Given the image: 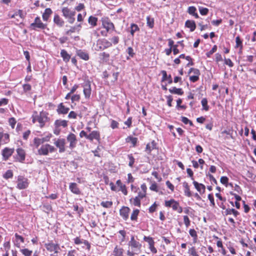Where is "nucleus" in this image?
I'll use <instances>...</instances> for the list:
<instances>
[{"mask_svg":"<svg viewBox=\"0 0 256 256\" xmlns=\"http://www.w3.org/2000/svg\"><path fill=\"white\" fill-rule=\"evenodd\" d=\"M48 116V113L42 110L38 112L34 110L31 116L32 122V124L38 122L39 127L42 128L45 126L46 124L50 121V118Z\"/></svg>","mask_w":256,"mask_h":256,"instance_id":"f257e3e1","label":"nucleus"},{"mask_svg":"<svg viewBox=\"0 0 256 256\" xmlns=\"http://www.w3.org/2000/svg\"><path fill=\"white\" fill-rule=\"evenodd\" d=\"M129 249L126 252L128 256H134L142 251V244L136 240L134 236H132L128 242Z\"/></svg>","mask_w":256,"mask_h":256,"instance_id":"f03ea898","label":"nucleus"},{"mask_svg":"<svg viewBox=\"0 0 256 256\" xmlns=\"http://www.w3.org/2000/svg\"><path fill=\"white\" fill-rule=\"evenodd\" d=\"M102 28L104 30L100 32V35L104 37H106L108 34L115 30L116 28L114 24L111 22L108 17H103L101 18Z\"/></svg>","mask_w":256,"mask_h":256,"instance_id":"7ed1b4c3","label":"nucleus"},{"mask_svg":"<svg viewBox=\"0 0 256 256\" xmlns=\"http://www.w3.org/2000/svg\"><path fill=\"white\" fill-rule=\"evenodd\" d=\"M164 206L168 208H172L173 211L181 214L183 211L182 208L180 206L178 201L174 198L164 201Z\"/></svg>","mask_w":256,"mask_h":256,"instance_id":"20e7f679","label":"nucleus"},{"mask_svg":"<svg viewBox=\"0 0 256 256\" xmlns=\"http://www.w3.org/2000/svg\"><path fill=\"white\" fill-rule=\"evenodd\" d=\"M62 16L68 20L70 24H73L75 21L76 12L68 7H64L62 9Z\"/></svg>","mask_w":256,"mask_h":256,"instance_id":"39448f33","label":"nucleus"},{"mask_svg":"<svg viewBox=\"0 0 256 256\" xmlns=\"http://www.w3.org/2000/svg\"><path fill=\"white\" fill-rule=\"evenodd\" d=\"M56 150V148L52 146L46 144H42L38 150V153L40 156H47L49 152L52 153Z\"/></svg>","mask_w":256,"mask_h":256,"instance_id":"423d86ee","label":"nucleus"},{"mask_svg":"<svg viewBox=\"0 0 256 256\" xmlns=\"http://www.w3.org/2000/svg\"><path fill=\"white\" fill-rule=\"evenodd\" d=\"M112 46V43L106 38L98 39L96 41V50H103Z\"/></svg>","mask_w":256,"mask_h":256,"instance_id":"0eeeda50","label":"nucleus"},{"mask_svg":"<svg viewBox=\"0 0 256 256\" xmlns=\"http://www.w3.org/2000/svg\"><path fill=\"white\" fill-rule=\"evenodd\" d=\"M44 246L48 252L52 254H57L60 250V246L57 243H54L52 240H48L44 244Z\"/></svg>","mask_w":256,"mask_h":256,"instance_id":"6e6552de","label":"nucleus"},{"mask_svg":"<svg viewBox=\"0 0 256 256\" xmlns=\"http://www.w3.org/2000/svg\"><path fill=\"white\" fill-rule=\"evenodd\" d=\"M47 24H44L39 16H36L34 22L30 24V28L32 30H37L38 29L44 30Z\"/></svg>","mask_w":256,"mask_h":256,"instance_id":"1a4fd4ad","label":"nucleus"},{"mask_svg":"<svg viewBox=\"0 0 256 256\" xmlns=\"http://www.w3.org/2000/svg\"><path fill=\"white\" fill-rule=\"evenodd\" d=\"M188 74L190 75V80L195 82L199 80L200 72L198 69L192 68L189 70Z\"/></svg>","mask_w":256,"mask_h":256,"instance_id":"9d476101","label":"nucleus"},{"mask_svg":"<svg viewBox=\"0 0 256 256\" xmlns=\"http://www.w3.org/2000/svg\"><path fill=\"white\" fill-rule=\"evenodd\" d=\"M29 185V182L27 178L24 176H19L18 177L16 188L20 190L26 188Z\"/></svg>","mask_w":256,"mask_h":256,"instance_id":"9b49d317","label":"nucleus"},{"mask_svg":"<svg viewBox=\"0 0 256 256\" xmlns=\"http://www.w3.org/2000/svg\"><path fill=\"white\" fill-rule=\"evenodd\" d=\"M66 140L69 144L68 148L71 150L74 148L78 142L76 136L72 132L69 133L66 136Z\"/></svg>","mask_w":256,"mask_h":256,"instance_id":"f8f14e48","label":"nucleus"},{"mask_svg":"<svg viewBox=\"0 0 256 256\" xmlns=\"http://www.w3.org/2000/svg\"><path fill=\"white\" fill-rule=\"evenodd\" d=\"M54 144L56 148L58 149L60 153H62L66 151V142L64 138L55 139Z\"/></svg>","mask_w":256,"mask_h":256,"instance_id":"ddd939ff","label":"nucleus"},{"mask_svg":"<svg viewBox=\"0 0 256 256\" xmlns=\"http://www.w3.org/2000/svg\"><path fill=\"white\" fill-rule=\"evenodd\" d=\"M16 154L14 156V161L24 163L25 160L26 156L25 150L23 148H20L16 149Z\"/></svg>","mask_w":256,"mask_h":256,"instance_id":"4468645a","label":"nucleus"},{"mask_svg":"<svg viewBox=\"0 0 256 256\" xmlns=\"http://www.w3.org/2000/svg\"><path fill=\"white\" fill-rule=\"evenodd\" d=\"M14 151V148H11L8 147L4 148L2 150V159L4 160H7L12 155Z\"/></svg>","mask_w":256,"mask_h":256,"instance_id":"2eb2a0df","label":"nucleus"},{"mask_svg":"<svg viewBox=\"0 0 256 256\" xmlns=\"http://www.w3.org/2000/svg\"><path fill=\"white\" fill-rule=\"evenodd\" d=\"M74 244L76 245H79L84 244L86 246V249L88 250H90L91 248V245L90 244L87 240L82 239L80 238V236H77L74 239Z\"/></svg>","mask_w":256,"mask_h":256,"instance_id":"dca6fc26","label":"nucleus"},{"mask_svg":"<svg viewBox=\"0 0 256 256\" xmlns=\"http://www.w3.org/2000/svg\"><path fill=\"white\" fill-rule=\"evenodd\" d=\"M130 208L128 206H122L120 210V214L124 220H126L129 217Z\"/></svg>","mask_w":256,"mask_h":256,"instance_id":"f3484780","label":"nucleus"},{"mask_svg":"<svg viewBox=\"0 0 256 256\" xmlns=\"http://www.w3.org/2000/svg\"><path fill=\"white\" fill-rule=\"evenodd\" d=\"M100 139V135L99 131L93 130L88 134V140L90 142L93 141L94 140H96L99 141Z\"/></svg>","mask_w":256,"mask_h":256,"instance_id":"a211bd4d","label":"nucleus"},{"mask_svg":"<svg viewBox=\"0 0 256 256\" xmlns=\"http://www.w3.org/2000/svg\"><path fill=\"white\" fill-rule=\"evenodd\" d=\"M140 189V190L138 192V196H136L142 200L146 198L147 194V186L145 183L141 184Z\"/></svg>","mask_w":256,"mask_h":256,"instance_id":"6ab92c4d","label":"nucleus"},{"mask_svg":"<svg viewBox=\"0 0 256 256\" xmlns=\"http://www.w3.org/2000/svg\"><path fill=\"white\" fill-rule=\"evenodd\" d=\"M69 188L70 192L75 194L80 195L81 194V190L76 182H70L69 185Z\"/></svg>","mask_w":256,"mask_h":256,"instance_id":"aec40b11","label":"nucleus"},{"mask_svg":"<svg viewBox=\"0 0 256 256\" xmlns=\"http://www.w3.org/2000/svg\"><path fill=\"white\" fill-rule=\"evenodd\" d=\"M157 144L154 140H152L150 142L147 144L145 152L148 154H150L152 151L157 148Z\"/></svg>","mask_w":256,"mask_h":256,"instance_id":"412c9836","label":"nucleus"},{"mask_svg":"<svg viewBox=\"0 0 256 256\" xmlns=\"http://www.w3.org/2000/svg\"><path fill=\"white\" fill-rule=\"evenodd\" d=\"M116 184L119 187L118 191L122 192L124 195L126 196L128 194L127 188L125 184H123L120 180H118L116 182Z\"/></svg>","mask_w":256,"mask_h":256,"instance_id":"4be33fe9","label":"nucleus"},{"mask_svg":"<svg viewBox=\"0 0 256 256\" xmlns=\"http://www.w3.org/2000/svg\"><path fill=\"white\" fill-rule=\"evenodd\" d=\"M192 184L195 188L200 192V194H204L205 192L206 186L204 184L198 183V182L195 180L193 181Z\"/></svg>","mask_w":256,"mask_h":256,"instance_id":"5701e85b","label":"nucleus"},{"mask_svg":"<svg viewBox=\"0 0 256 256\" xmlns=\"http://www.w3.org/2000/svg\"><path fill=\"white\" fill-rule=\"evenodd\" d=\"M70 110V108L65 106L62 102L60 103L58 106L56 112L58 114H67Z\"/></svg>","mask_w":256,"mask_h":256,"instance_id":"b1692460","label":"nucleus"},{"mask_svg":"<svg viewBox=\"0 0 256 256\" xmlns=\"http://www.w3.org/2000/svg\"><path fill=\"white\" fill-rule=\"evenodd\" d=\"M219 138H222L224 140L228 139L231 138L234 139L232 136V130H224L220 132V135L219 136Z\"/></svg>","mask_w":256,"mask_h":256,"instance_id":"393cba45","label":"nucleus"},{"mask_svg":"<svg viewBox=\"0 0 256 256\" xmlns=\"http://www.w3.org/2000/svg\"><path fill=\"white\" fill-rule=\"evenodd\" d=\"M54 22L60 28L64 26V21L58 14H56L54 15Z\"/></svg>","mask_w":256,"mask_h":256,"instance_id":"a878e982","label":"nucleus"},{"mask_svg":"<svg viewBox=\"0 0 256 256\" xmlns=\"http://www.w3.org/2000/svg\"><path fill=\"white\" fill-rule=\"evenodd\" d=\"M182 186L184 188V196L188 198L191 197L192 194V192L190 191V186L186 182H184L182 183Z\"/></svg>","mask_w":256,"mask_h":256,"instance_id":"bb28decb","label":"nucleus"},{"mask_svg":"<svg viewBox=\"0 0 256 256\" xmlns=\"http://www.w3.org/2000/svg\"><path fill=\"white\" fill-rule=\"evenodd\" d=\"M224 216H227L228 215L233 214L234 216L236 218L239 214L240 212L234 208H228L222 212Z\"/></svg>","mask_w":256,"mask_h":256,"instance_id":"cd10ccee","label":"nucleus"},{"mask_svg":"<svg viewBox=\"0 0 256 256\" xmlns=\"http://www.w3.org/2000/svg\"><path fill=\"white\" fill-rule=\"evenodd\" d=\"M81 28H82L81 24H79L77 25L76 26H70V30L66 31L65 34L66 35L70 36L72 33H74L76 32H78L80 30Z\"/></svg>","mask_w":256,"mask_h":256,"instance_id":"c85d7f7f","label":"nucleus"},{"mask_svg":"<svg viewBox=\"0 0 256 256\" xmlns=\"http://www.w3.org/2000/svg\"><path fill=\"white\" fill-rule=\"evenodd\" d=\"M91 91L90 84H85L84 86L83 92L86 98L89 99L90 98L91 95Z\"/></svg>","mask_w":256,"mask_h":256,"instance_id":"c756f323","label":"nucleus"},{"mask_svg":"<svg viewBox=\"0 0 256 256\" xmlns=\"http://www.w3.org/2000/svg\"><path fill=\"white\" fill-rule=\"evenodd\" d=\"M185 26L190 28V32H194L196 28V24L193 20H187L185 22Z\"/></svg>","mask_w":256,"mask_h":256,"instance_id":"7c9ffc66","label":"nucleus"},{"mask_svg":"<svg viewBox=\"0 0 256 256\" xmlns=\"http://www.w3.org/2000/svg\"><path fill=\"white\" fill-rule=\"evenodd\" d=\"M52 14V11L50 8H46L45 9L44 12L42 14V20L47 22L49 20L50 16Z\"/></svg>","mask_w":256,"mask_h":256,"instance_id":"2f4dec72","label":"nucleus"},{"mask_svg":"<svg viewBox=\"0 0 256 256\" xmlns=\"http://www.w3.org/2000/svg\"><path fill=\"white\" fill-rule=\"evenodd\" d=\"M161 73L162 75V81H168V84H171L172 82V77L170 74L168 76L166 72V70H162Z\"/></svg>","mask_w":256,"mask_h":256,"instance_id":"473e14b6","label":"nucleus"},{"mask_svg":"<svg viewBox=\"0 0 256 256\" xmlns=\"http://www.w3.org/2000/svg\"><path fill=\"white\" fill-rule=\"evenodd\" d=\"M54 124L56 128L60 126L66 128L68 126V121L64 120H57L54 122Z\"/></svg>","mask_w":256,"mask_h":256,"instance_id":"72a5a7b5","label":"nucleus"},{"mask_svg":"<svg viewBox=\"0 0 256 256\" xmlns=\"http://www.w3.org/2000/svg\"><path fill=\"white\" fill-rule=\"evenodd\" d=\"M124 252L122 248L116 245L114 248L113 254L114 256H123Z\"/></svg>","mask_w":256,"mask_h":256,"instance_id":"f704fd0d","label":"nucleus"},{"mask_svg":"<svg viewBox=\"0 0 256 256\" xmlns=\"http://www.w3.org/2000/svg\"><path fill=\"white\" fill-rule=\"evenodd\" d=\"M168 46H169L170 48H166L164 50V52L166 56H170L172 52V46L173 44H174V41L171 38L168 39Z\"/></svg>","mask_w":256,"mask_h":256,"instance_id":"c9c22d12","label":"nucleus"},{"mask_svg":"<svg viewBox=\"0 0 256 256\" xmlns=\"http://www.w3.org/2000/svg\"><path fill=\"white\" fill-rule=\"evenodd\" d=\"M60 56L62 58L63 60L66 62H68L70 59V56L64 49L61 50Z\"/></svg>","mask_w":256,"mask_h":256,"instance_id":"e433bc0d","label":"nucleus"},{"mask_svg":"<svg viewBox=\"0 0 256 256\" xmlns=\"http://www.w3.org/2000/svg\"><path fill=\"white\" fill-rule=\"evenodd\" d=\"M141 199L136 196L134 198H132L130 200V203L134 206L140 207L141 206Z\"/></svg>","mask_w":256,"mask_h":256,"instance_id":"4c0bfd02","label":"nucleus"},{"mask_svg":"<svg viewBox=\"0 0 256 256\" xmlns=\"http://www.w3.org/2000/svg\"><path fill=\"white\" fill-rule=\"evenodd\" d=\"M235 48H240V52L241 53L243 48L242 40H241L240 36H237L236 38V46Z\"/></svg>","mask_w":256,"mask_h":256,"instance_id":"58836bf2","label":"nucleus"},{"mask_svg":"<svg viewBox=\"0 0 256 256\" xmlns=\"http://www.w3.org/2000/svg\"><path fill=\"white\" fill-rule=\"evenodd\" d=\"M188 12L194 16L196 18H199L198 14L196 12V8L195 6H190L188 8Z\"/></svg>","mask_w":256,"mask_h":256,"instance_id":"ea45409f","label":"nucleus"},{"mask_svg":"<svg viewBox=\"0 0 256 256\" xmlns=\"http://www.w3.org/2000/svg\"><path fill=\"white\" fill-rule=\"evenodd\" d=\"M76 54L80 58L84 60H88L90 58L88 54L82 50H78Z\"/></svg>","mask_w":256,"mask_h":256,"instance_id":"a19ab883","label":"nucleus"},{"mask_svg":"<svg viewBox=\"0 0 256 256\" xmlns=\"http://www.w3.org/2000/svg\"><path fill=\"white\" fill-rule=\"evenodd\" d=\"M138 140L136 137H133L132 136H128L126 138V142L127 143L130 142L132 144V147H135L136 146Z\"/></svg>","mask_w":256,"mask_h":256,"instance_id":"79ce46f5","label":"nucleus"},{"mask_svg":"<svg viewBox=\"0 0 256 256\" xmlns=\"http://www.w3.org/2000/svg\"><path fill=\"white\" fill-rule=\"evenodd\" d=\"M14 236L16 237V247L20 248V243H24V238L22 236L18 234V233H16Z\"/></svg>","mask_w":256,"mask_h":256,"instance_id":"37998d69","label":"nucleus"},{"mask_svg":"<svg viewBox=\"0 0 256 256\" xmlns=\"http://www.w3.org/2000/svg\"><path fill=\"white\" fill-rule=\"evenodd\" d=\"M169 92L172 94H176L178 95H182L184 91L180 88H176V87H172L168 90Z\"/></svg>","mask_w":256,"mask_h":256,"instance_id":"c03bdc74","label":"nucleus"},{"mask_svg":"<svg viewBox=\"0 0 256 256\" xmlns=\"http://www.w3.org/2000/svg\"><path fill=\"white\" fill-rule=\"evenodd\" d=\"M98 19L95 16H90L88 18V22L89 24L92 26L94 27L97 25Z\"/></svg>","mask_w":256,"mask_h":256,"instance_id":"a18cd8bd","label":"nucleus"},{"mask_svg":"<svg viewBox=\"0 0 256 256\" xmlns=\"http://www.w3.org/2000/svg\"><path fill=\"white\" fill-rule=\"evenodd\" d=\"M154 20L153 18L150 16H148L146 17V24L150 28H152L154 27Z\"/></svg>","mask_w":256,"mask_h":256,"instance_id":"49530a36","label":"nucleus"},{"mask_svg":"<svg viewBox=\"0 0 256 256\" xmlns=\"http://www.w3.org/2000/svg\"><path fill=\"white\" fill-rule=\"evenodd\" d=\"M130 32L132 36H134L135 32L140 31V30L138 26L135 24H130Z\"/></svg>","mask_w":256,"mask_h":256,"instance_id":"de8ad7c7","label":"nucleus"},{"mask_svg":"<svg viewBox=\"0 0 256 256\" xmlns=\"http://www.w3.org/2000/svg\"><path fill=\"white\" fill-rule=\"evenodd\" d=\"M189 234L190 236L193 238L194 242H196L198 240V234L196 230L194 228H190L189 230Z\"/></svg>","mask_w":256,"mask_h":256,"instance_id":"09e8293b","label":"nucleus"},{"mask_svg":"<svg viewBox=\"0 0 256 256\" xmlns=\"http://www.w3.org/2000/svg\"><path fill=\"white\" fill-rule=\"evenodd\" d=\"M140 210L138 209L134 210L130 216V220L132 221H137Z\"/></svg>","mask_w":256,"mask_h":256,"instance_id":"8fccbe9b","label":"nucleus"},{"mask_svg":"<svg viewBox=\"0 0 256 256\" xmlns=\"http://www.w3.org/2000/svg\"><path fill=\"white\" fill-rule=\"evenodd\" d=\"M201 104L203 110L205 111H208L209 110L210 106L208 104V100L206 98H203L201 101Z\"/></svg>","mask_w":256,"mask_h":256,"instance_id":"3c124183","label":"nucleus"},{"mask_svg":"<svg viewBox=\"0 0 256 256\" xmlns=\"http://www.w3.org/2000/svg\"><path fill=\"white\" fill-rule=\"evenodd\" d=\"M128 158L129 160V162H128V166L130 167V168H133L134 167V164L135 162V158H134V157L133 155L132 154H128Z\"/></svg>","mask_w":256,"mask_h":256,"instance_id":"603ef678","label":"nucleus"},{"mask_svg":"<svg viewBox=\"0 0 256 256\" xmlns=\"http://www.w3.org/2000/svg\"><path fill=\"white\" fill-rule=\"evenodd\" d=\"M42 144L40 138L36 137L34 138L33 140V145L34 146L38 148L39 146Z\"/></svg>","mask_w":256,"mask_h":256,"instance_id":"864d4df0","label":"nucleus"},{"mask_svg":"<svg viewBox=\"0 0 256 256\" xmlns=\"http://www.w3.org/2000/svg\"><path fill=\"white\" fill-rule=\"evenodd\" d=\"M13 172L12 170H8L3 175V177L5 179L11 178L13 177Z\"/></svg>","mask_w":256,"mask_h":256,"instance_id":"5fc2aeb1","label":"nucleus"},{"mask_svg":"<svg viewBox=\"0 0 256 256\" xmlns=\"http://www.w3.org/2000/svg\"><path fill=\"white\" fill-rule=\"evenodd\" d=\"M113 202L112 201H103L100 203V205L104 208H110Z\"/></svg>","mask_w":256,"mask_h":256,"instance_id":"6e6d98bb","label":"nucleus"},{"mask_svg":"<svg viewBox=\"0 0 256 256\" xmlns=\"http://www.w3.org/2000/svg\"><path fill=\"white\" fill-rule=\"evenodd\" d=\"M198 10H199L200 14L202 16L207 15L209 12V10L208 8H204L202 6H199Z\"/></svg>","mask_w":256,"mask_h":256,"instance_id":"4d7b16f0","label":"nucleus"},{"mask_svg":"<svg viewBox=\"0 0 256 256\" xmlns=\"http://www.w3.org/2000/svg\"><path fill=\"white\" fill-rule=\"evenodd\" d=\"M100 56L102 57V60L103 62H106L109 60L110 55L108 53L102 52L100 54Z\"/></svg>","mask_w":256,"mask_h":256,"instance_id":"13d9d810","label":"nucleus"},{"mask_svg":"<svg viewBox=\"0 0 256 256\" xmlns=\"http://www.w3.org/2000/svg\"><path fill=\"white\" fill-rule=\"evenodd\" d=\"M20 252L24 256H30L32 253V250H30L28 248H24L21 249Z\"/></svg>","mask_w":256,"mask_h":256,"instance_id":"bf43d9fd","label":"nucleus"},{"mask_svg":"<svg viewBox=\"0 0 256 256\" xmlns=\"http://www.w3.org/2000/svg\"><path fill=\"white\" fill-rule=\"evenodd\" d=\"M217 50V46L216 45H214L212 48L208 52L206 53V56L208 58H210V56L215 52Z\"/></svg>","mask_w":256,"mask_h":256,"instance_id":"052dcab7","label":"nucleus"},{"mask_svg":"<svg viewBox=\"0 0 256 256\" xmlns=\"http://www.w3.org/2000/svg\"><path fill=\"white\" fill-rule=\"evenodd\" d=\"M188 253L192 256H200L198 254L194 246H192L188 250Z\"/></svg>","mask_w":256,"mask_h":256,"instance_id":"680f3d73","label":"nucleus"},{"mask_svg":"<svg viewBox=\"0 0 256 256\" xmlns=\"http://www.w3.org/2000/svg\"><path fill=\"white\" fill-rule=\"evenodd\" d=\"M184 222L185 226L188 228L190 224V220L188 216L185 215L183 216Z\"/></svg>","mask_w":256,"mask_h":256,"instance_id":"e2e57ef3","label":"nucleus"},{"mask_svg":"<svg viewBox=\"0 0 256 256\" xmlns=\"http://www.w3.org/2000/svg\"><path fill=\"white\" fill-rule=\"evenodd\" d=\"M208 199L210 200V206L212 208H214L216 206L215 202H214V196L212 194H208Z\"/></svg>","mask_w":256,"mask_h":256,"instance_id":"0e129e2a","label":"nucleus"},{"mask_svg":"<svg viewBox=\"0 0 256 256\" xmlns=\"http://www.w3.org/2000/svg\"><path fill=\"white\" fill-rule=\"evenodd\" d=\"M220 182L225 185L226 186H228V178L226 176H222L220 179Z\"/></svg>","mask_w":256,"mask_h":256,"instance_id":"69168bd1","label":"nucleus"},{"mask_svg":"<svg viewBox=\"0 0 256 256\" xmlns=\"http://www.w3.org/2000/svg\"><path fill=\"white\" fill-rule=\"evenodd\" d=\"M8 122L12 128L14 129L16 123V120L14 118H10L8 119Z\"/></svg>","mask_w":256,"mask_h":256,"instance_id":"338daca9","label":"nucleus"},{"mask_svg":"<svg viewBox=\"0 0 256 256\" xmlns=\"http://www.w3.org/2000/svg\"><path fill=\"white\" fill-rule=\"evenodd\" d=\"M158 204L156 202H154L148 208V212L150 213H153L154 212L157 208Z\"/></svg>","mask_w":256,"mask_h":256,"instance_id":"774afa93","label":"nucleus"}]
</instances>
